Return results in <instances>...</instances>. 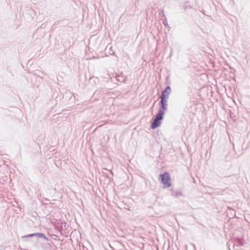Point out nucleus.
Here are the masks:
<instances>
[{
    "label": "nucleus",
    "instance_id": "f257e3e1",
    "mask_svg": "<svg viewBox=\"0 0 250 250\" xmlns=\"http://www.w3.org/2000/svg\"><path fill=\"white\" fill-rule=\"evenodd\" d=\"M160 177L164 188H168L171 187L170 176L168 172H165L160 175Z\"/></svg>",
    "mask_w": 250,
    "mask_h": 250
},
{
    "label": "nucleus",
    "instance_id": "f03ea898",
    "mask_svg": "<svg viewBox=\"0 0 250 250\" xmlns=\"http://www.w3.org/2000/svg\"><path fill=\"white\" fill-rule=\"evenodd\" d=\"M164 114V111L161 110L159 111V113L156 115L153 122L151 125V128L154 129L161 125V120H162Z\"/></svg>",
    "mask_w": 250,
    "mask_h": 250
},
{
    "label": "nucleus",
    "instance_id": "7ed1b4c3",
    "mask_svg": "<svg viewBox=\"0 0 250 250\" xmlns=\"http://www.w3.org/2000/svg\"><path fill=\"white\" fill-rule=\"evenodd\" d=\"M171 92V89L169 86H167L166 89L163 91L162 95L161 98H163V99H167L169 95Z\"/></svg>",
    "mask_w": 250,
    "mask_h": 250
},
{
    "label": "nucleus",
    "instance_id": "20e7f679",
    "mask_svg": "<svg viewBox=\"0 0 250 250\" xmlns=\"http://www.w3.org/2000/svg\"><path fill=\"white\" fill-rule=\"evenodd\" d=\"M161 103L162 104V108L163 109V111L164 112V110H165L166 109H167V99H166L165 98V100H163L164 99H163V98H161Z\"/></svg>",
    "mask_w": 250,
    "mask_h": 250
}]
</instances>
